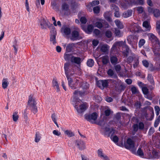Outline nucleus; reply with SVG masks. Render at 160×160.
<instances>
[{
    "label": "nucleus",
    "instance_id": "nucleus-1",
    "mask_svg": "<svg viewBox=\"0 0 160 160\" xmlns=\"http://www.w3.org/2000/svg\"><path fill=\"white\" fill-rule=\"evenodd\" d=\"M147 35L152 44L154 55L156 56L160 57V42L159 40L152 33H149Z\"/></svg>",
    "mask_w": 160,
    "mask_h": 160
},
{
    "label": "nucleus",
    "instance_id": "nucleus-2",
    "mask_svg": "<svg viewBox=\"0 0 160 160\" xmlns=\"http://www.w3.org/2000/svg\"><path fill=\"white\" fill-rule=\"evenodd\" d=\"M117 145L121 147L124 146L126 148L130 150L132 153H136L137 147L135 146L134 142L130 138L128 139L126 142H124V145L122 142L117 143Z\"/></svg>",
    "mask_w": 160,
    "mask_h": 160
},
{
    "label": "nucleus",
    "instance_id": "nucleus-3",
    "mask_svg": "<svg viewBox=\"0 0 160 160\" xmlns=\"http://www.w3.org/2000/svg\"><path fill=\"white\" fill-rule=\"evenodd\" d=\"M36 104L37 102L35 98L32 95H30L28 102V105L34 114L36 113L38 111Z\"/></svg>",
    "mask_w": 160,
    "mask_h": 160
},
{
    "label": "nucleus",
    "instance_id": "nucleus-4",
    "mask_svg": "<svg viewBox=\"0 0 160 160\" xmlns=\"http://www.w3.org/2000/svg\"><path fill=\"white\" fill-rule=\"evenodd\" d=\"M98 116V114L95 112L86 114L84 116L85 119L93 124L96 123Z\"/></svg>",
    "mask_w": 160,
    "mask_h": 160
},
{
    "label": "nucleus",
    "instance_id": "nucleus-5",
    "mask_svg": "<svg viewBox=\"0 0 160 160\" xmlns=\"http://www.w3.org/2000/svg\"><path fill=\"white\" fill-rule=\"evenodd\" d=\"M80 101H79V102L78 101L75 102L74 107L78 113H81L84 112L87 109L88 106L86 103L79 104V103H80Z\"/></svg>",
    "mask_w": 160,
    "mask_h": 160
},
{
    "label": "nucleus",
    "instance_id": "nucleus-6",
    "mask_svg": "<svg viewBox=\"0 0 160 160\" xmlns=\"http://www.w3.org/2000/svg\"><path fill=\"white\" fill-rule=\"evenodd\" d=\"M73 66L69 62H66L64 65V69L66 75H72L71 72H74L73 69L72 68Z\"/></svg>",
    "mask_w": 160,
    "mask_h": 160
},
{
    "label": "nucleus",
    "instance_id": "nucleus-7",
    "mask_svg": "<svg viewBox=\"0 0 160 160\" xmlns=\"http://www.w3.org/2000/svg\"><path fill=\"white\" fill-rule=\"evenodd\" d=\"M75 144L78 149L80 151L84 150L86 148L85 142L81 139L76 140Z\"/></svg>",
    "mask_w": 160,
    "mask_h": 160
},
{
    "label": "nucleus",
    "instance_id": "nucleus-8",
    "mask_svg": "<svg viewBox=\"0 0 160 160\" xmlns=\"http://www.w3.org/2000/svg\"><path fill=\"white\" fill-rule=\"evenodd\" d=\"M95 124L101 126L104 128L103 127L107 125V118L104 115L101 116L100 118L96 121Z\"/></svg>",
    "mask_w": 160,
    "mask_h": 160
},
{
    "label": "nucleus",
    "instance_id": "nucleus-9",
    "mask_svg": "<svg viewBox=\"0 0 160 160\" xmlns=\"http://www.w3.org/2000/svg\"><path fill=\"white\" fill-rule=\"evenodd\" d=\"M125 41H120L116 42L113 45L112 47L111 48V50H118V49L117 48L118 47H122L123 48V46L124 45H125Z\"/></svg>",
    "mask_w": 160,
    "mask_h": 160
},
{
    "label": "nucleus",
    "instance_id": "nucleus-10",
    "mask_svg": "<svg viewBox=\"0 0 160 160\" xmlns=\"http://www.w3.org/2000/svg\"><path fill=\"white\" fill-rule=\"evenodd\" d=\"M134 37L133 36L130 35L127 37V40L128 43L131 45L132 48L136 49L137 48V46L134 41Z\"/></svg>",
    "mask_w": 160,
    "mask_h": 160
},
{
    "label": "nucleus",
    "instance_id": "nucleus-11",
    "mask_svg": "<svg viewBox=\"0 0 160 160\" xmlns=\"http://www.w3.org/2000/svg\"><path fill=\"white\" fill-rule=\"evenodd\" d=\"M49 28H50V29H53V30L51 32L53 34L52 35H51L50 40V41L52 42L53 44H55L56 43L55 38L56 31L54 30V27L52 24L51 25V26L49 27Z\"/></svg>",
    "mask_w": 160,
    "mask_h": 160
},
{
    "label": "nucleus",
    "instance_id": "nucleus-12",
    "mask_svg": "<svg viewBox=\"0 0 160 160\" xmlns=\"http://www.w3.org/2000/svg\"><path fill=\"white\" fill-rule=\"evenodd\" d=\"M70 61L72 63L77 64L79 67H80L82 60L80 57L73 56L71 57Z\"/></svg>",
    "mask_w": 160,
    "mask_h": 160
},
{
    "label": "nucleus",
    "instance_id": "nucleus-13",
    "mask_svg": "<svg viewBox=\"0 0 160 160\" xmlns=\"http://www.w3.org/2000/svg\"><path fill=\"white\" fill-rule=\"evenodd\" d=\"M84 92H81L80 91L78 90H75L74 93V96L72 99V102H75L78 101L79 102V101H80V100H78V98H76V97L77 96H81L83 95Z\"/></svg>",
    "mask_w": 160,
    "mask_h": 160
},
{
    "label": "nucleus",
    "instance_id": "nucleus-14",
    "mask_svg": "<svg viewBox=\"0 0 160 160\" xmlns=\"http://www.w3.org/2000/svg\"><path fill=\"white\" fill-rule=\"evenodd\" d=\"M79 36V32L77 30H74L72 31L70 38L71 40L74 41L78 39Z\"/></svg>",
    "mask_w": 160,
    "mask_h": 160
},
{
    "label": "nucleus",
    "instance_id": "nucleus-15",
    "mask_svg": "<svg viewBox=\"0 0 160 160\" xmlns=\"http://www.w3.org/2000/svg\"><path fill=\"white\" fill-rule=\"evenodd\" d=\"M76 44L74 43H71L68 44L66 47V50L68 52H72L74 50Z\"/></svg>",
    "mask_w": 160,
    "mask_h": 160
},
{
    "label": "nucleus",
    "instance_id": "nucleus-16",
    "mask_svg": "<svg viewBox=\"0 0 160 160\" xmlns=\"http://www.w3.org/2000/svg\"><path fill=\"white\" fill-rule=\"evenodd\" d=\"M61 31L66 35H68L71 33V30L70 28L66 26H63L61 29Z\"/></svg>",
    "mask_w": 160,
    "mask_h": 160
},
{
    "label": "nucleus",
    "instance_id": "nucleus-17",
    "mask_svg": "<svg viewBox=\"0 0 160 160\" xmlns=\"http://www.w3.org/2000/svg\"><path fill=\"white\" fill-rule=\"evenodd\" d=\"M104 129V131L106 132V134L108 137H109L110 135L112 136L116 132V131L114 130L111 129L108 127H106Z\"/></svg>",
    "mask_w": 160,
    "mask_h": 160
},
{
    "label": "nucleus",
    "instance_id": "nucleus-18",
    "mask_svg": "<svg viewBox=\"0 0 160 160\" xmlns=\"http://www.w3.org/2000/svg\"><path fill=\"white\" fill-rule=\"evenodd\" d=\"M52 85L55 89H57V91L58 92L60 91L59 85L58 81L56 78H53L52 81Z\"/></svg>",
    "mask_w": 160,
    "mask_h": 160
},
{
    "label": "nucleus",
    "instance_id": "nucleus-19",
    "mask_svg": "<svg viewBox=\"0 0 160 160\" xmlns=\"http://www.w3.org/2000/svg\"><path fill=\"white\" fill-rule=\"evenodd\" d=\"M74 82L75 83H73L72 84L73 86V88H72V87H70L72 89H76L78 87L79 85L82 84V81L81 80H79L76 79L75 80Z\"/></svg>",
    "mask_w": 160,
    "mask_h": 160
},
{
    "label": "nucleus",
    "instance_id": "nucleus-20",
    "mask_svg": "<svg viewBox=\"0 0 160 160\" xmlns=\"http://www.w3.org/2000/svg\"><path fill=\"white\" fill-rule=\"evenodd\" d=\"M123 48L125 49V50L122 52V54L124 57H127L128 55L130 50L129 48L126 43L123 46Z\"/></svg>",
    "mask_w": 160,
    "mask_h": 160
},
{
    "label": "nucleus",
    "instance_id": "nucleus-21",
    "mask_svg": "<svg viewBox=\"0 0 160 160\" xmlns=\"http://www.w3.org/2000/svg\"><path fill=\"white\" fill-rule=\"evenodd\" d=\"M142 25L143 27L145 28V31H150L151 27L148 22L147 21L144 22H143Z\"/></svg>",
    "mask_w": 160,
    "mask_h": 160
},
{
    "label": "nucleus",
    "instance_id": "nucleus-22",
    "mask_svg": "<svg viewBox=\"0 0 160 160\" xmlns=\"http://www.w3.org/2000/svg\"><path fill=\"white\" fill-rule=\"evenodd\" d=\"M9 85L8 79L7 78H4L2 80V86L5 89L7 88Z\"/></svg>",
    "mask_w": 160,
    "mask_h": 160
},
{
    "label": "nucleus",
    "instance_id": "nucleus-23",
    "mask_svg": "<svg viewBox=\"0 0 160 160\" xmlns=\"http://www.w3.org/2000/svg\"><path fill=\"white\" fill-rule=\"evenodd\" d=\"M98 48H100V50L103 52H106L108 49V46L106 44L100 45Z\"/></svg>",
    "mask_w": 160,
    "mask_h": 160
},
{
    "label": "nucleus",
    "instance_id": "nucleus-24",
    "mask_svg": "<svg viewBox=\"0 0 160 160\" xmlns=\"http://www.w3.org/2000/svg\"><path fill=\"white\" fill-rule=\"evenodd\" d=\"M64 133L65 135L68 137L70 138L75 136L74 133L71 130H67L64 131Z\"/></svg>",
    "mask_w": 160,
    "mask_h": 160
},
{
    "label": "nucleus",
    "instance_id": "nucleus-25",
    "mask_svg": "<svg viewBox=\"0 0 160 160\" xmlns=\"http://www.w3.org/2000/svg\"><path fill=\"white\" fill-rule=\"evenodd\" d=\"M132 14V11L129 10L125 12L122 14V17L124 18H127L131 16Z\"/></svg>",
    "mask_w": 160,
    "mask_h": 160
},
{
    "label": "nucleus",
    "instance_id": "nucleus-26",
    "mask_svg": "<svg viewBox=\"0 0 160 160\" xmlns=\"http://www.w3.org/2000/svg\"><path fill=\"white\" fill-rule=\"evenodd\" d=\"M114 22L118 28L121 29L123 28V26L122 23L119 20H116Z\"/></svg>",
    "mask_w": 160,
    "mask_h": 160
},
{
    "label": "nucleus",
    "instance_id": "nucleus-27",
    "mask_svg": "<svg viewBox=\"0 0 160 160\" xmlns=\"http://www.w3.org/2000/svg\"><path fill=\"white\" fill-rule=\"evenodd\" d=\"M41 138V135L39 132H37L35 134V142H39Z\"/></svg>",
    "mask_w": 160,
    "mask_h": 160
},
{
    "label": "nucleus",
    "instance_id": "nucleus-28",
    "mask_svg": "<svg viewBox=\"0 0 160 160\" xmlns=\"http://www.w3.org/2000/svg\"><path fill=\"white\" fill-rule=\"evenodd\" d=\"M136 155H137L141 158H143L144 157V154L141 148H139L137 152H136V153H134Z\"/></svg>",
    "mask_w": 160,
    "mask_h": 160
},
{
    "label": "nucleus",
    "instance_id": "nucleus-29",
    "mask_svg": "<svg viewBox=\"0 0 160 160\" xmlns=\"http://www.w3.org/2000/svg\"><path fill=\"white\" fill-rule=\"evenodd\" d=\"M114 33L116 36L119 37H122L123 35V33L117 28L115 29Z\"/></svg>",
    "mask_w": 160,
    "mask_h": 160
},
{
    "label": "nucleus",
    "instance_id": "nucleus-30",
    "mask_svg": "<svg viewBox=\"0 0 160 160\" xmlns=\"http://www.w3.org/2000/svg\"><path fill=\"white\" fill-rule=\"evenodd\" d=\"M61 8L62 10L67 11L69 9V5L66 2H64L62 4Z\"/></svg>",
    "mask_w": 160,
    "mask_h": 160
},
{
    "label": "nucleus",
    "instance_id": "nucleus-31",
    "mask_svg": "<svg viewBox=\"0 0 160 160\" xmlns=\"http://www.w3.org/2000/svg\"><path fill=\"white\" fill-rule=\"evenodd\" d=\"M12 118L13 121L14 122L17 121L19 118V116L18 114V112H15L13 113Z\"/></svg>",
    "mask_w": 160,
    "mask_h": 160
},
{
    "label": "nucleus",
    "instance_id": "nucleus-32",
    "mask_svg": "<svg viewBox=\"0 0 160 160\" xmlns=\"http://www.w3.org/2000/svg\"><path fill=\"white\" fill-rule=\"evenodd\" d=\"M118 59L117 58L114 56H112L110 58L111 63L113 64H116L118 63Z\"/></svg>",
    "mask_w": 160,
    "mask_h": 160
},
{
    "label": "nucleus",
    "instance_id": "nucleus-33",
    "mask_svg": "<svg viewBox=\"0 0 160 160\" xmlns=\"http://www.w3.org/2000/svg\"><path fill=\"white\" fill-rule=\"evenodd\" d=\"M131 91L133 94H137L139 93L138 89L135 86H132V87Z\"/></svg>",
    "mask_w": 160,
    "mask_h": 160
},
{
    "label": "nucleus",
    "instance_id": "nucleus-34",
    "mask_svg": "<svg viewBox=\"0 0 160 160\" xmlns=\"http://www.w3.org/2000/svg\"><path fill=\"white\" fill-rule=\"evenodd\" d=\"M102 62L103 64H107L108 62V57L107 56L102 57Z\"/></svg>",
    "mask_w": 160,
    "mask_h": 160
},
{
    "label": "nucleus",
    "instance_id": "nucleus-35",
    "mask_svg": "<svg viewBox=\"0 0 160 160\" xmlns=\"http://www.w3.org/2000/svg\"><path fill=\"white\" fill-rule=\"evenodd\" d=\"M66 77L68 81V83L70 87H72V88H73V86L72 85V84L73 83V81L71 78H69V75H66Z\"/></svg>",
    "mask_w": 160,
    "mask_h": 160
},
{
    "label": "nucleus",
    "instance_id": "nucleus-36",
    "mask_svg": "<svg viewBox=\"0 0 160 160\" xmlns=\"http://www.w3.org/2000/svg\"><path fill=\"white\" fill-rule=\"evenodd\" d=\"M94 33L96 36L98 37H102V34L101 33L99 30L98 29H95L93 31Z\"/></svg>",
    "mask_w": 160,
    "mask_h": 160
},
{
    "label": "nucleus",
    "instance_id": "nucleus-37",
    "mask_svg": "<svg viewBox=\"0 0 160 160\" xmlns=\"http://www.w3.org/2000/svg\"><path fill=\"white\" fill-rule=\"evenodd\" d=\"M72 56H73L71 54L65 53L64 56V58L66 61L71 60Z\"/></svg>",
    "mask_w": 160,
    "mask_h": 160
},
{
    "label": "nucleus",
    "instance_id": "nucleus-38",
    "mask_svg": "<svg viewBox=\"0 0 160 160\" xmlns=\"http://www.w3.org/2000/svg\"><path fill=\"white\" fill-rule=\"evenodd\" d=\"M89 84L87 83H82L81 84L79 85L78 87H82L83 89H87L88 88Z\"/></svg>",
    "mask_w": 160,
    "mask_h": 160
},
{
    "label": "nucleus",
    "instance_id": "nucleus-39",
    "mask_svg": "<svg viewBox=\"0 0 160 160\" xmlns=\"http://www.w3.org/2000/svg\"><path fill=\"white\" fill-rule=\"evenodd\" d=\"M94 61L92 59H88L87 62V64L89 67H92L94 65Z\"/></svg>",
    "mask_w": 160,
    "mask_h": 160
},
{
    "label": "nucleus",
    "instance_id": "nucleus-40",
    "mask_svg": "<svg viewBox=\"0 0 160 160\" xmlns=\"http://www.w3.org/2000/svg\"><path fill=\"white\" fill-rule=\"evenodd\" d=\"M100 82L102 84L103 89L104 88L107 87L108 86V81L106 80H102V81H100Z\"/></svg>",
    "mask_w": 160,
    "mask_h": 160
},
{
    "label": "nucleus",
    "instance_id": "nucleus-41",
    "mask_svg": "<svg viewBox=\"0 0 160 160\" xmlns=\"http://www.w3.org/2000/svg\"><path fill=\"white\" fill-rule=\"evenodd\" d=\"M153 14L154 16L156 17H158L160 15V11L158 9H154Z\"/></svg>",
    "mask_w": 160,
    "mask_h": 160
},
{
    "label": "nucleus",
    "instance_id": "nucleus-42",
    "mask_svg": "<svg viewBox=\"0 0 160 160\" xmlns=\"http://www.w3.org/2000/svg\"><path fill=\"white\" fill-rule=\"evenodd\" d=\"M145 40L142 39H140L138 42V47L139 48H141L142 46L144 45L145 43Z\"/></svg>",
    "mask_w": 160,
    "mask_h": 160
},
{
    "label": "nucleus",
    "instance_id": "nucleus-43",
    "mask_svg": "<svg viewBox=\"0 0 160 160\" xmlns=\"http://www.w3.org/2000/svg\"><path fill=\"white\" fill-rule=\"evenodd\" d=\"M93 28V27L92 25H89L87 28V33L88 34L92 32Z\"/></svg>",
    "mask_w": 160,
    "mask_h": 160
},
{
    "label": "nucleus",
    "instance_id": "nucleus-44",
    "mask_svg": "<svg viewBox=\"0 0 160 160\" xmlns=\"http://www.w3.org/2000/svg\"><path fill=\"white\" fill-rule=\"evenodd\" d=\"M99 4V2L98 0H94L89 4V6L92 5L93 7Z\"/></svg>",
    "mask_w": 160,
    "mask_h": 160
},
{
    "label": "nucleus",
    "instance_id": "nucleus-45",
    "mask_svg": "<svg viewBox=\"0 0 160 160\" xmlns=\"http://www.w3.org/2000/svg\"><path fill=\"white\" fill-rule=\"evenodd\" d=\"M148 79L151 84H154V82L153 79V77L151 74H148Z\"/></svg>",
    "mask_w": 160,
    "mask_h": 160
},
{
    "label": "nucleus",
    "instance_id": "nucleus-46",
    "mask_svg": "<svg viewBox=\"0 0 160 160\" xmlns=\"http://www.w3.org/2000/svg\"><path fill=\"white\" fill-rule=\"evenodd\" d=\"M160 122V116H159L156 119V120H155L154 123V126L155 127H157L159 123V122Z\"/></svg>",
    "mask_w": 160,
    "mask_h": 160
},
{
    "label": "nucleus",
    "instance_id": "nucleus-47",
    "mask_svg": "<svg viewBox=\"0 0 160 160\" xmlns=\"http://www.w3.org/2000/svg\"><path fill=\"white\" fill-rule=\"evenodd\" d=\"M100 8L98 6L95 7L93 8V11L95 13H98L100 11Z\"/></svg>",
    "mask_w": 160,
    "mask_h": 160
},
{
    "label": "nucleus",
    "instance_id": "nucleus-48",
    "mask_svg": "<svg viewBox=\"0 0 160 160\" xmlns=\"http://www.w3.org/2000/svg\"><path fill=\"white\" fill-rule=\"evenodd\" d=\"M111 138L115 143H118V138L117 136H114L112 137L111 136Z\"/></svg>",
    "mask_w": 160,
    "mask_h": 160
},
{
    "label": "nucleus",
    "instance_id": "nucleus-49",
    "mask_svg": "<svg viewBox=\"0 0 160 160\" xmlns=\"http://www.w3.org/2000/svg\"><path fill=\"white\" fill-rule=\"evenodd\" d=\"M111 8L112 10H113L115 11H119L118 8L114 4H112L111 5Z\"/></svg>",
    "mask_w": 160,
    "mask_h": 160
},
{
    "label": "nucleus",
    "instance_id": "nucleus-50",
    "mask_svg": "<svg viewBox=\"0 0 160 160\" xmlns=\"http://www.w3.org/2000/svg\"><path fill=\"white\" fill-rule=\"evenodd\" d=\"M142 90L143 94L145 95H147L148 93V89L146 87H142Z\"/></svg>",
    "mask_w": 160,
    "mask_h": 160
},
{
    "label": "nucleus",
    "instance_id": "nucleus-51",
    "mask_svg": "<svg viewBox=\"0 0 160 160\" xmlns=\"http://www.w3.org/2000/svg\"><path fill=\"white\" fill-rule=\"evenodd\" d=\"M114 68L117 73L119 72L121 69V67L119 65H117L114 66Z\"/></svg>",
    "mask_w": 160,
    "mask_h": 160
},
{
    "label": "nucleus",
    "instance_id": "nucleus-52",
    "mask_svg": "<svg viewBox=\"0 0 160 160\" xmlns=\"http://www.w3.org/2000/svg\"><path fill=\"white\" fill-rule=\"evenodd\" d=\"M53 133L55 135L58 137H59L61 135V132L56 130H53Z\"/></svg>",
    "mask_w": 160,
    "mask_h": 160
},
{
    "label": "nucleus",
    "instance_id": "nucleus-53",
    "mask_svg": "<svg viewBox=\"0 0 160 160\" xmlns=\"http://www.w3.org/2000/svg\"><path fill=\"white\" fill-rule=\"evenodd\" d=\"M95 25L97 27L99 28H101L102 27V23L100 22H96Z\"/></svg>",
    "mask_w": 160,
    "mask_h": 160
},
{
    "label": "nucleus",
    "instance_id": "nucleus-54",
    "mask_svg": "<svg viewBox=\"0 0 160 160\" xmlns=\"http://www.w3.org/2000/svg\"><path fill=\"white\" fill-rule=\"evenodd\" d=\"M142 63L143 65L146 68H148L149 65V62L146 60H143L142 61Z\"/></svg>",
    "mask_w": 160,
    "mask_h": 160
},
{
    "label": "nucleus",
    "instance_id": "nucleus-55",
    "mask_svg": "<svg viewBox=\"0 0 160 160\" xmlns=\"http://www.w3.org/2000/svg\"><path fill=\"white\" fill-rule=\"evenodd\" d=\"M138 126L139 129L141 130H142L144 128V125L142 122H140L138 123Z\"/></svg>",
    "mask_w": 160,
    "mask_h": 160
},
{
    "label": "nucleus",
    "instance_id": "nucleus-56",
    "mask_svg": "<svg viewBox=\"0 0 160 160\" xmlns=\"http://www.w3.org/2000/svg\"><path fill=\"white\" fill-rule=\"evenodd\" d=\"M105 154L101 149H98V157L100 158Z\"/></svg>",
    "mask_w": 160,
    "mask_h": 160
},
{
    "label": "nucleus",
    "instance_id": "nucleus-57",
    "mask_svg": "<svg viewBox=\"0 0 160 160\" xmlns=\"http://www.w3.org/2000/svg\"><path fill=\"white\" fill-rule=\"evenodd\" d=\"M105 35L107 37L110 38L112 37V32L110 31H107L105 32Z\"/></svg>",
    "mask_w": 160,
    "mask_h": 160
},
{
    "label": "nucleus",
    "instance_id": "nucleus-58",
    "mask_svg": "<svg viewBox=\"0 0 160 160\" xmlns=\"http://www.w3.org/2000/svg\"><path fill=\"white\" fill-rule=\"evenodd\" d=\"M160 110V108L158 106H156L155 107V110L157 116L159 114Z\"/></svg>",
    "mask_w": 160,
    "mask_h": 160
},
{
    "label": "nucleus",
    "instance_id": "nucleus-59",
    "mask_svg": "<svg viewBox=\"0 0 160 160\" xmlns=\"http://www.w3.org/2000/svg\"><path fill=\"white\" fill-rule=\"evenodd\" d=\"M111 113V111L110 109H107L105 110L104 113L106 116H109Z\"/></svg>",
    "mask_w": 160,
    "mask_h": 160
},
{
    "label": "nucleus",
    "instance_id": "nucleus-60",
    "mask_svg": "<svg viewBox=\"0 0 160 160\" xmlns=\"http://www.w3.org/2000/svg\"><path fill=\"white\" fill-rule=\"evenodd\" d=\"M108 75L110 77H112L114 75V72L111 69H109L107 72Z\"/></svg>",
    "mask_w": 160,
    "mask_h": 160
},
{
    "label": "nucleus",
    "instance_id": "nucleus-61",
    "mask_svg": "<svg viewBox=\"0 0 160 160\" xmlns=\"http://www.w3.org/2000/svg\"><path fill=\"white\" fill-rule=\"evenodd\" d=\"M94 98H95L96 102H100L102 100V98L98 96H94Z\"/></svg>",
    "mask_w": 160,
    "mask_h": 160
},
{
    "label": "nucleus",
    "instance_id": "nucleus-62",
    "mask_svg": "<svg viewBox=\"0 0 160 160\" xmlns=\"http://www.w3.org/2000/svg\"><path fill=\"white\" fill-rule=\"evenodd\" d=\"M100 158L103 160H110L108 157L105 154H104Z\"/></svg>",
    "mask_w": 160,
    "mask_h": 160
},
{
    "label": "nucleus",
    "instance_id": "nucleus-63",
    "mask_svg": "<svg viewBox=\"0 0 160 160\" xmlns=\"http://www.w3.org/2000/svg\"><path fill=\"white\" fill-rule=\"evenodd\" d=\"M81 157L82 160H91L87 156L84 155H81Z\"/></svg>",
    "mask_w": 160,
    "mask_h": 160
},
{
    "label": "nucleus",
    "instance_id": "nucleus-64",
    "mask_svg": "<svg viewBox=\"0 0 160 160\" xmlns=\"http://www.w3.org/2000/svg\"><path fill=\"white\" fill-rule=\"evenodd\" d=\"M102 81V80H100L97 82V85L101 89H103V87L102 84L100 82V81Z\"/></svg>",
    "mask_w": 160,
    "mask_h": 160
}]
</instances>
